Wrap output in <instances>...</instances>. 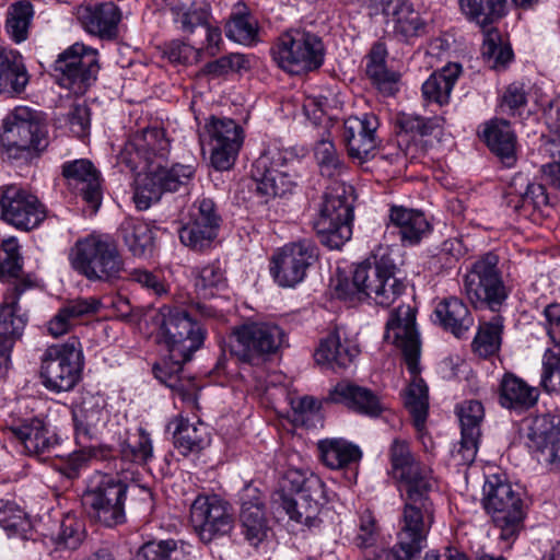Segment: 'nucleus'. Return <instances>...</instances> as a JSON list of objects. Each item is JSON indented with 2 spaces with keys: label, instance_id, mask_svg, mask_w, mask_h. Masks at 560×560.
Returning <instances> with one entry per match:
<instances>
[{
  "label": "nucleus",
  "instance_id": "79ce46f5",
  "mask_svg": "<svg viewBox=\"0 0 560 560\" xmlns=\"http://www.w3.org/2000/svg\"><path fill=\"white\" fill-rule=\"evenodd\" d=\"M460 72L462 67L458 63H448L440 71L433 72L422 84L424 100L439 105L447 104Z\"/></svg>",
  "mask_w": 560,
  "mask_h": 560
},
{
  "label": "nucleus",
  "instance_id": "bb28decb",
  "mask_svg": "<svg viewBox=\"0 0 560 560\" xmlns=\"http://www.w3.org/2000/svg\"><path fill=\"white\" fill-rule=\"evenodd\" d=\"M8 429L28 455L49 454L59 445V436L36 416L14 417Z\"/></svg>",
  "mask_w": 560,
  "mask_h": 560
},
{
  "label": "nucleus",
  "instance_id": "72a5a7b5",
  "mask_svg": "<svg viewBox=\"0 0 560 560\" xmlns=\"http://www.w3.org/2000/svg\"><path fill=\"white\" fill-rule=\"evenodd\" d=\"M72 416L79 443L91 440L108 419L104 398L92 394L82 398V401L72 410Z\"/></svg>",
  "mask_w": 560,
  "mask_h": 560
},
{
  "label": "nucleus",
  "instance_id": "c03bdc74",
  "mask_svg": "<svg viewBox=\"0 0 560 560\" xmlns=\"http://www.w3.org/2000/svg\"><path fill=\"white\" fill-rule=\"evenodd\" d=\"M118 234L136 257H143L152 250L153 231L147 222L138 218H126L119 225Z\"/></svg>",
  "mask_w": 560,
  "mask_h": 560
},
{
  "label": "nucleus",
  "instance_id": "412c9836",
  "mask_svg": "<svg viewBox=\"0 0 560 560\" xmlns=\"http://www.w3.org/2000/svg\"><path fill=\"white\" fill-rule=\"evenodd\" d=\"M528 447L549 470H560V415L537 416L529 427Z\"/></svg>",
  "mask_w": 560,
  "mask_h": 560
},
{
  "label": "nucleus",
  "instance_id": "603ef678",
  "mask_svg": "<svg viewBox=\"0 0 560 560\" xmlns=\"http://www.w3.org/2000/svg\"><path fill=\"white\" fill-rule=\"evenodd\" d=\"M33 16L34 9L27 0L16 1L9 7L5 30L13 42L20 44L27 39Z\"/></svg>",
  "mask_w": 560,
  "mask_h": 560
},
{
  "label": "nucleus",
  "instance_id": "b1692460",
  "mask_svg": "<svg viewBox=\"0 0 560 560\" xmlns=\"http://www.w3.org/2000/svg\"><path fill=\"white\" fill-rule=\"evenodd\" d=\"M388 456L390 472L400 482V491L435 486L431 468L416 459L407 441L395 439L389 446Z\"/></svg>",
  "mask_w": 560,
  "mask_h": 560
},
{
  "label": "nucleus",
  "instance_id": "4c0bfd02",
  "mask_svg": "<svg viewBox=\"0 0 560 560\" xmlns=\"http://www.w3.org/2000/svg\"><path fill=\"white\" fill-rule=\"evenodd\" d=\"M101 306V300L94 296L72 300L48 322L47 330L52 337H60L69 331L75 319L96 314Z\"/></svg>",
  "mask_w": 560,
  "mask_h": 560
},
{
  "label": "nucleus",
  "instance_id": "8fccbe9b",
  "mask_svg": "<svg viewBox=\"0 0 560 560\" xmlns=\"http://www.w3.org/2000/svg\"><path fill=\"white\" fill-rule=\"evenodd\" d=\"M219 230V226L188 218L178 234L184 246L195 252H203L212 246Z\"/></svg>",
  "mask_w": 560,
  "mask_h": 560
},
{
  "label": "nucleus",
  "instance_id": "9d476101",
  "mask_svg": "<svg viewBox=\"0 0 560 560\" xmlns=\"http://www.w3.org/2000/svg\"><path fill=\"white\" fill-rule=\"evenodd\" d=\"M482 490L485 509L500 529V538L514 539L524 520L521 492L497 475L487 478Z\"/></svg>",
  "mask_w": 560,
  "mask_h": 560
},
{
  "label": "nucleus",
  "instance_id": "864d4df0",
  "mask_svg": "<svg viewBox=\"0 0 560 560\" xmlns=\"http://www.w3.org/2000/svg\"><path fill=\"white\" fill-rule=\"evenodd\" d=\"M503 330V318L494 315L489 322L479 326L478 332L472 341V349L482 358L497 353L501 346Z\"/></svg>",
  "mask_w": 560,
  "mask_h": 560
},
{
  "label": "nucleus",
  "instance_id": "1a4fd4ad",
  "mask_svg": "<svg viewBox=\"0 0 560 560\" xmlns=\"http://www.w3.org/2000/svg\"><path fill=\"white\" fill-rule=\"evenodd\" d=\"M396 270L394 260L386 254L358 265L353 271V285L359 288V301L371 299L381 306L393 304L405 289Z\"/></svg>",
  "mask_w": 560,
  "mask_h": 560
},
{
  "label": "nucleus",
  "instance_id": "423d86ee",
  "mask_svg": "<svg viewBox=\"0 0 560 560\" xmlns=\"http://www.w3.org/2000/svg\"><path fill=\"white\" fill-rule=\"evenodd\" d=\"M272 60L290 74L318 70L325 60L322 38L306 30L291 28L280 34L270 48Z\"/></svg>",
  "mask_w": 560,
  "mask_h": 560
},
{
  "label": "nucleus",
  "instance_id": "338daca9",
  "mask_svg": "<svg viewBox=\"0 0 560 560\" xmlns=\"http://www.w3.org/2000/svg\"><path fill=\"white\" fill-rule=\"evenodd\" d=\"M542 151L553 160V162L542 165L544 177L551 186L560 189V136L546 141Z\"/></svg>",
  "mask_w": 560,
  "mask_h": 560
},
{
  "label": "nucleus",
  "instance_id": "0e129e2a",
  "mask_svg": "<svg viewBox=\"0 0 560 560\" xmlns=\"http://www.w3.org/2000/svg\"><path fill=\"white\" fill-rule=\"evenodd\" d=\"M528 86L522 82H513L502 94L500 108L502 113L514 116L527 105Z\"/></svg>",
  "mask_w": 560,
  "mask_h": 560
},
{
  "label": "nucleus",
  "instance_id": "0eeeda50",
  "mask_svg": "<svg viewBox=\"0 0 560 560\" xmlns=\"http://www.w3.org/2000/svg\"><path fill=\"white\" fill-rule=\"evenodd\" d=\"M1 143L10 156H38L49 144L48 127L37 112L18 106L3 121Z\"/></svg>",
  "mask_w": 560,
  "mask_h": 560
},
{
  "label": "nucleus",
  "instance_id": "e433bc0d",
  "mask_svg": "<svg viewBox=\"0 0 560 560\" xmlns=\"http://www.w3.org/2000/svg\"><path fill=\"white\" fill-rule=\"evenodd\" d=\"M482 136L489 149L505 166L514 165L516 161V137L508 121L502 119L491 120L486 125Z\"/></svg>",
  "mask_w": 560,
  "mask_h": 560
},
{
  "label": "nucleus",
  "instance_id": "774afa93",
  "mask_svg": "<svg viewBox=\"0 0 560 560\" xmlns=\"http://www.w3.org/2000/svg\"><path fill=\"white\" fill-rule=\"evenodd\" d=\"M548 203L549 198L545 186L537 183H529L527 184L525 192L517 198L514 209L515 211H521V209L527 210L528 208L540 210L542 207L548 206Z\"/></svg>",
  "mask_w": 560,
  "mask_h": 560
},
{
  "label": "nucleus",
  "instance_id": "37998d69",
  "mask_svg": "<svg viewBox=\"0 0 560 560\" xmlns=\"http://www.w3.org/2000/svg\"><path fill=\"white\" fill-rule=\"evenodd\" d=\"M27 83L22 56L15 50L0 49V93H20Z\"/></svg>",
  "mask_w": 560,
  "mask_h": 560
},
{
  "label": "nucleus",
  "instance_id": "3c124183",
  "mask_svg": "<svg viewBox=\"0 0 560 560\" xmlns=\"http://www.w3.org/2000/svg\"><path fill=\"white\" fill-rule=\"evenodd\" d=\"M120 455L122 459L145 465L153 458V444L150 434L138 428L128 432L126 439L120 443Z\"/></svg>",
  "mask_w": 560,
  "mask_h": 560
},
{
  "label": "nucleus",
  "instance_id": "de8ad7c7",
  "mask_svg": "<svg viewBox=\"0 0 560 560\" xmlns=\"http://www.w3.org/2000/svg\"><path fill=\"white\" fill-rule=\"evenodd\" d=\"M174 22L185 33H192L197 27H203L209 20V5L205 1H183L171 7Z\"/></svg>",
  "mask_w": 560,
  "mask_h": 560
},
{
  "label": "nucleus",
  "instance_id": "dca6fc26",
  "mask_svg": "<svg viewBox=\"0 0 560 560\" xmlns=\"http://www.w3.org/2000/svg\"><path fill=\"white\" fill-rule=\"evenodd\" d=\"M190 522L200 540L209 544L232 532L233 509L217 494H199L190 505Z\"/></svg>",
  "mask_w": 560,
  "mask_h": 560
},
{
  "label": "nucleus",
  "instance_id": "ea45409f",
  "mask_svg": "<svg viewBox=\"0 0 560 560\" xmlns=\"http://www.w3.org/2000/svg\"><path fill=\"white\" fill-rule=\"evenodd\" d=\"M434 315L439 324L457 338L464 336L474 325V318L467 305L455 296L439 302Z\"/></svg>",
  "mask_w": 560,
  "mask_h": 560
},
{
  "label": "nucleus",
  "instance_id": "e2e57ef3",
  "mask_svg": "<svg viewBox=\"0 0 560 560\" xmlns=\"http://www.w3.org/2000/svg\"><path fill=\"white\" fill-rule=\"evenodd\" d=\"M540 384L548 393H560V350L545 351Z\"/></svg>",
  "mask_w": 560,
  "mask_h": 560
},
{
  "label": "nucleus",
  "instance_id": "39448f33",
  "mask_svg": "<svg viewBox=\"0 0 560 560\" xmlns=\"http://www.w3.org/2000/svg\"><path fill=\"white\" fill-rule=\"evenodd\" d=\"M353 187L335 182L328 186L318 205L314 229L330 249L340 248L351 238L353 220Z\"/></svg>",
  "mask_w": 560,
  "mask_h": 560
},
{
  "label": "nucleus",
  "instance_id": "9b49d317",
  "mask_svg": "<svg viewBox=\"0 0 560 560\" xmlns=\"http://www.w3.org/2000/svg\"><path fill=\"white\" fill-rule=\"evenodd\" d=\"M499 258L487 253L476 260L464 277V292L475 307H487L493 312L500 310L509 296L498 268Z\"/></svg>",
  "mask_w": 560,
  "mask_h": 560
},
{
  "label": "nucleus",
  "instance_id": "473e14b6",
  "mask_svg": "<svg viewBox=\"0 0 560 560\" xmlns=\"http://www.w3.org/2000/svg\"><path fill=\"white\" fill-rule=\"evenodd\" d=\"M328 400L341 404L353 412L369 417H377L384 410L378 396L374 392L349 381L337 383L329 390Z\"/></svg>",
  "mask_w": 560,
  "mask_h": 560
},
{
  "label": "nucleus",
  "instance_id": "c756f323",
  "mask_svg": "<svg viewBox=\"0 0 560 560\" xmlns=\"http://www.w3.org/2000/svg\"><path fill=\"white\" fill-rule=\"evenodd\" d=\"M457 416L462 428V439L455 445L452 455L459 465H470L478 452L480 422L485 416L483 407L477 400H467L458 406Z\"/></svg>",
  "mask_w": 560,
  "mask_h": 560
},
{
  "label": "nucleus",
  "instance_id": "7c9ffc66",
  "mask_svg": "<svg viewBox=\"0 0 560 560\" xmlns=\"http://www.w3.org/2000/svg\"><path fill=\"white\" fill-rule=\"evenodd\" d=\"M386 26L399 42L411 44L428 34V23L408 0H388L384 5Z\"/></svg>",
  "mask_w": 560,
  "mask_h": 560
},
{
  "label": "nucleus",
  "instance_id": "f8f14e48",
  "mask_svg": "<svg viewBox=\"0 0 560 560\" xmlns=\"http://www.w3.org/2000/svg\"><path fill=\"white\" fill-rule=\"evenodd\" d=\"M83 354L79 339L71 338L66 343L49 346L43 357L40 376L44 386L52 392H68L80 380Z\"/></svg>",
  "mask_w": 560,
  "mask_h": 560
},
{
  "label": "nucleus",
  "instance_id": "bf43d9fd",
  "mask_svg": "<svg viewBox=\"0 0 560 560\" xmlns=\"http://www.w3.org/2000/svg\"><path fill=\"white\" fill-rule=\"evenodd\" d=\"M0 526L9 537H26L31 527L24 511L13 501L0 500Z\"/></svg>",
  "mask_w": 560,
  "mask_h": 560
},
{
  "label": "nucleus",
  "instance_id": "6ab92c4d",
  "mask_svg": "<svg viewBox=\"0 0 560 560\" xmlns=\"http://www.w3.org/2000/svg\"><path fill=\"white\" fill-rule=\"evenodd\" d=\"M205 129L211 145V164L218 171L230 170L244 142V130L235 120L211 116Z\"/></svg>",
  "mask_w": 560,
  "mask_h": 560
},
{
  "label": "nucleus",
  "instance_id": "c9c22d12",
  "mask_svg": "<svg viewBox=\"0 0 560 560\" xmlns=\"http://www.w3.org/2000/svg\"><path fill=\"white\" fill-rule=\"evenodd\" d=\"M389 221L398 229L404 244L415 245L430 231V223L421 211L402 206H392Z\"/></svg>",
  "mask_w": 560,
  "mask_h": 560
},
{
  "label": "nucleus",
  "instance_id": "f03ea898",
  "mask_svg": "<svg viewBox=\"0 0 560 560\" xmlns=\"http://www.w3.org/2000/svg\"><path fill=\"white\" fill-rule=\"evenodd\" d=\"M384 338L401 350L411 374V381L404 392V404L415 428L421 433L425 428L429 412V389L419 376L421 343L416 327V308L402 304L393 310L386 323Z\"/></svg>",
  "mask_w": 560,
  "mask_h": 560
},
{
  "label": "nucleus",
  "instance_id": "4d7b16f0",
  "mask_svg": "<svg viewBox=\"0 0 560 560\" xmlns=\"http://www.w3.org/2000/svg\"><path fill=\"white\" fill-rule=\"evenodd\" d=\"M314 156L323 176L336 177L346 171V164L329 137L316 141Z\"/></svg>",
  "mask_w": 560,
  "mask_h": 560
},
{
  "label": "nucleus",
  "instance_id": "6e6552de",
  "mask_svg": "<svg viewBox=\"0 0 560 560\" xmlns=\"http://www.w3.org/2000/svg\"><path fill=\"white\" fill-rule=\"evenodd\" d=\"M128 486L118 477L95 472L82 494V503L89 515L106 527L125 523V501Z\"/></svg>",
  "mask_w": 560,
  "mask_h": 560
},
{
  "label": "nucleus",
  "instance_id": "7ed1b4c3",
  "mask_svg": "<svg viewBox=\"0 0 560 560\" xmlns=\"http://www.w3.org/2000/svg\"><path fill=\"white\" fill-rule=\"evenodd\" d=\"M433 488L401 491L404 508L398 521L397 542L392 549L381 550L373 560H412L420 553L434 522L430 497Z\"/></svg>",
  "mask_w": 560,
  "mask_h": 560
},
{
  "label": "nucleus",
  "instance_id": "20e7f679",
  "mask_svg": "<svg viewBox=\"0 0 560 560\" xmlns=\"http://www.w3.org/2000/svg\"><path fill=\"white\" fill-rule=\"evenodd\" d=\"M71 268L91 282L114 283L121 278L125 261L116 242L104 234H90L70 248Z\"/></svg>",
  "mask_w": 560,
  "mask_h": 560
},
{
  "label": "nucleus",
  "instance_id": "680f3d73",
  "mask_svg": "<svg viewBox=\"0 0 560 560\" xmlns=\"http://www.w3.org/2000/svg\"><path fill=\"white\" fill-rule=\"evenodd\" d=\"M225 270L219 260L203 266L197 273L196 288L205 295L212 294V289L225 287Z\"/></svg>",
  "mask_w": 560,
  "mask_h": 560
},
{
  "label": "nucleus",
  "instance_id": "69168bd1",
  "mask_svg": "<svg viewBox=\"0 0 560 560\" xmlns=\"http://www.w3.org/2000/svg\"><path fill=\"white\" fill-rule=\"evenodd\" d=\"M83 540V530L81 524L73 515H67L55 538L56 545L60 548L77 549Z\"/></svg>",
  "mask_w": 560,
  "mask_h": 560
},
{
  "label": "nucleus",
  "instance_id": "f3484780",
  "mask_svg": "<svg viewBox=\"0 0 560 560\" xmlns=\"http://www.w3.org/2000/svg\"><path fill=\"white\" fill-rule=\"evenodd\" d=\"M317 258L318 248L313 241L292 242L272 255L270 273L280 287L292 288L304 280Z\"/></svg>",
  "mask_w": 560,
  "mask_h": 560
},
{
  "label": "nucleus",
  "instance_id": "393cba45",
  "mask_svg": "<svg viewBox=\"0 0 560 560\" xmlns=\"http://www.w3.org/2000/svg\"><path fill=\"white\" fill-rule=\"evenodd\" d=\"M307 489L298 491L292 497L282 494L280 506L290 520L308 528L318 527L322 523L319 513L327 502L325 483L320 478H312Z\"/></svg>",
  "mask_w": 560,
  "mask_h": 560
},
{
  "label": "nucleus",
  "instance_id": "09e8293b",
  "mask_svg": "<svg viewBox=\"0 0 560 560\" xmlns=\"http://www.w3.org/2000/svg\"><path fill=\"white\" fill-rule=\"evenodd\" d=\"M191 546L175 539L149 541L140 547L137 560H190Z\"/></svg>",
  "mask_w": 560,
  "mask_h": 560
},
{
  "label": "nucleus",
  "instance_id": "aec40b11",
  "mask_svg": "<svg viewBox=\"0 0 560 560\" xmlns=\"http://www.w3.org/2000/svg\"><path fill=\"white\" fill-rule=\"evenodd\" d=\"M1 218L22 231L38 228L47 217L46 207L39 199L16 186H8L0 197Z\"/></svg>",
  "mask_w": 560,
  "mask_h": 560
},
{
  "label": "nucleus",
  "instance_id": "a878e982",
  "mask_svg": "<svg viewBox=\"0 0 560 560\" xmlns=\"http://www.w3.org/2000/svg\"><path fill=\"white\" fill-rule=\"evenodd\" d=\"M378 118L371 113L362 116H350L343 122L342 138L348 155L364 163L374 158L378 145L376 136Z\"/></svg>",
  "mask_w": 560,
  "mask_h": 560
},
{
  "label": "nucleus",
  "instance_id": "2eb2a0df",
  "mask_svg": "<svg viewBox=\"0 0 560 560\" xmlns=\"http://www.w3.org/2000/svg\"><path fill=\"white\" fill-rule=\"evenodd\" d=\"M97 50L82 43H74L62 51L54 63L60 86L83 94L96 80L98 72Z\"/></svg>",
  "mask_w": 560,
  "mask_h": 560
},
{
  "label": "nucleus",
  "instance_id": "4468645a",
  "mask_svg": "<svg viewBox=\"0 0 560 560\" xmlns=\"http://www.w3.org/2000/svg\"><path fill=\"white\" fill-rule=\"evenodd\" d=\"M192 165L174 164L171 167L160 165L148 168L137 179L133 201L139 210H147L158 202L166 191H178L187 188L195 177Z\"/></svg>",
  "mask_w": 560,
  "mask_h": 560
},
{
  "label": "nucleus",
  "instance_id": "f257e3e1",
  "mask_svg": "<svg viewBox=\"0 0 560 560\" xmlns=\"http://www.w3.org/2000/svg\"><path fill=\"white\" fill-rule=\"evenodd\" d=\"M153 323L159 341L168 351L166 358L153 365L154 376L194 410L199 386L195 378L183 375V365L202 346L205 330L186 311L170 305L159 308Z\"/></svg>",
  "mask_w": 560,
  "mask_h": 560
},
{
  "label": "nucleus",
  "instance_id": "f704fd0d",
  "mask_svg": "<svg viewBox=\"0 0 560 560\" xmlns=\"http://www.w3.org/2000/svg\"><path fill=\"white\" fill-rule=\"evenodd\" d=\"M358 354V347L351 340L341 338L339 330H335L320 341L314 358L322 365L347 368Z\"/></svg>",
  "mask_w": 560,
  "mask_h": 560
},
{
  "label": "nucleus",
  "instance_id": "5fc2aeb1",
  "mask_svg": "<svg viewBox=\"0 0 560 560\" xmlns=\"http://www.w3.org/2000/svg\"><path fill=\"white\" fill-rule=\"evenodd\" d=\"M505 3L506 0H459L463 13L483 27L504 14Z\"/></svg>",
  "mask_w": 560,
  "mask_h": 560
},
{
  "label": "nucleus",
  "instance_id": "a211bd4d",
  "mask_svg": "<svg viewBox=\"0 0 560 560\" xmlns=\"http://www.w3.org/2000/svg\"><path fill=\"white\" fill-rule=\"evenodd\" d=\"M289 153L277 148L265 151L253 164L252 177L255 191L266 198L283 197L290 194L296 183L291 174L282 170Z\"/></svg>",
  "mask_w": 560,
  "mask_h": 560
},
{
  "label": "nucleus",
  "instance_id": "c85d7f7f",
  "mask_svg": "<svg viewBox=\"0 0 560 560\" xmlns=\"http://www.w3.org/2000/svg\"><path fill=\"white\" fill-rule=\"evenodd\" d=\"M32 287L33 283L28 280L13 281L0 304V327L3 330L0 331V337L10 345V350H13L27 325L28 315L21 306L20 300L22 294Z\"/></svg>",
  "mask_w": 560,
  "mask_h": 560
},
{
  "label": "nucleus",
  "instance_id": "052dcab7",
  "mask_svg": "<svg viewBox=\"0 0 560 560\" xmlns=\"http://www.w3.org/2000/svg\"><path fill=\"white\" fill-rule=\"evenodd\" d=\"M443 124V117L423 118L412 114H402L398 117L400 129L412 136H430L436 129H441Z\"/></svg>",
  "mask_w": 560,
  "mask_h": 560
},
{
  "label": "nucleus",
  "instance_id": "cd10ccee",
  "mask_svg": "<svg viewBox=\"0 0 560 560\" xmlns=\"http://www.w3.org/2000/svg\"><path fill=\"white\" fill-rule=\"evenodd\" d=\"M61 174L69 189L80 195L94 211L100 208L103 196L101 173L90 160L65 162Z\"/></svg>",
  "mask_w": 560,
  "mask_h": 560
},
{
  "label": "nucleus",
  "instance_id": "58836bf2",
  "mask_svg": "<svg viewBox=\"0 0 560 560\" xmlns=\"http://www.w3.org/2000/svg\"><path fill=\"white\" fill-rule=\"evenodd\" d=\"M386 57L385 44H374L368 56L365 72L383 95L392 96L398 91L399 74L387 69Z\"/></svg>",
  "mask_w": 560,
  "mask_h": 560
},
{
  "label": "nucleus",
  "instance_id": "2f4dec72",
  "mask_svg": "<svg viewBox=\"0 0 560 560\" xmlns=\"http://www.w3.org/2000/svg\"><path fill=\"white\" fill-rule=\"evenodd\" d=\"M77 14L81 26L89 34L106 40L118 36L121 11L114 2L80 7Z\"/></svg>",
  "mask_w": 560,
  "mask_h": 560
},
{
  "label": "nucleus",
  "instance_id": "a18cd8bd",
  "mask_svg": "<svg viewBox=\"0 0 560 560\" xmlns=\"http://www.w3.org/2000/svg\"><path fill=\"white\" fill-rule=\"evenodd\" d=\"M318 450L323 463L331 469L342 468L359 462L362 457L361 450L343 439L320 440Z\"/></svg>",
  "mask_w": 560,
  "mask_h": 560
},
{
  "label": "nucleus",
  "instance_id": "49530a36",
  "mask_svg": "<svg viewBox=\"0 0 560 560\" xmlns=\"http://www.w3.org/2000/svg\"><path fill=\"white\" fill-rule=\"evenodd\" d=\"M209 442L208 428L201 421L189 422L188 419L179 417L176 420L174 432V443L179 452L187 455L192 452H199Z\"/></svg>",
  "mask_w": 560,
  "mask_h": 560
},
{
  "label": "nucleus",
  "instance_id": "ddd939ff",
  "mask_svg": "<svg viewBox=\"0 0 560 560\" xmlns=\"http://www.w3.org/2000/svg\"><path fill=\"white\" fill-rule=\"evenodd\" d=\"M282 328L270 323H249L234 328L230 337V352L238 360L259 364L266 355L276 353L284 343Z\"/></svg>",
  "mask_w": 560,
  "mask_h": 560
},
{
  "label": "nucleus",
  "instance_id": "a19ab883",
  "mask_svg": "<svg viewBox=\"0 0 560 560\" xmlns=\"http://www.w3.org/2000/svg\"><path fill=\"white\" fill-rule=\"evenodd\" d=\"M539 392L522 378L505 374L500 384V405L508 409L524 410L533 407L538 400Z\"/></svg>",
  "mask_w": 560,
  "mask_h": 560
},
{
  "label": "nucleus",
  "instance_id": "5701e85b",
  "mask_svg": "<svg viewBox=\"0 0 560 560\" xmlns=\"http://www.w3.org/2000/svg\"><path fill=\"white\" fill-rule=\"evenodd\" d=\"M168 148L170 141L162 128H145L129 139L121 152V159L130 170L143 173L154 166V159L164 158Z\"/></svg>",
  "mask_w": 560,
  "mask_h": 560
},
{
  "label": "nucleus",
  "instance_id": "6e6d98bb",
  "mask_svg": "<svg viewBox=\"0 0 560 560\" xmlns=\"http://www.w3.org/2000/svg\"><path fill=\"white\" fill-rule=\"evenodd\" d=\"M225 34L235 43L252 46L259 40L258 22L248 12L232 14L225 25Z\"/></svg>",
  "mask_w": 560,
  "mask_h": 560
},
{
  "label": "nucleus",
  "instance_id": "4be33fe9",
  "mask_svg": "<svg viewBox=\"0 0 560 560\" xmlns=\"http://www.w3.org/2000/svg\"><path fill=\"white\" fill-rule=\"evenodd\" d=\"M240 527L244 539L253 547L265 541L271 530L264 493L246 485L240 494Z\"/></svg>",
  "mask_w": 560,
  "mask_h": 560
},
{
  "label": "nucleus",
  "instance_id": "13d9d810",
  "mask_svg": "<svg viewBox=\"0 0 560 560\" xmlns=\"http://www.w3.org/2000/svg\"><path fill=\"white\" fill-rule=\"evenodd\" d=\"M481 51L492 69L505 68L513 57L511 47L503 44L501 34L494 28L485 33Z\"/></svg>",
  "mask_w": 560,
  "mask_h": 560
}]
</instances>
